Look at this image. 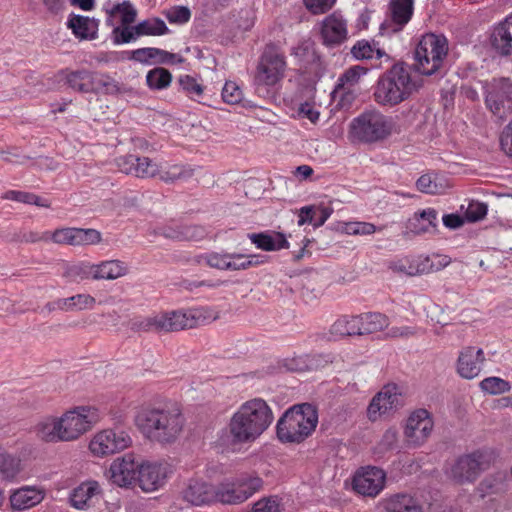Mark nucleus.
<instances>
[{
  "mask_svg": "<svg viewBox=\"0 0 512 512\" xmlns=\"http://www.w3.org/2000/svg\"><path fill=\"white\" fill-rule=\"evenodd\" d=\"M272 409L262 398L243 402L232 414L219 441L224 446H236L254 442L272 424Z\"/></svg>",
  "mask_w": 512,
  "mask_h": 512,
  "instance_id": "obj_1",
  "label": "nucleus"
},
{
  "mask_svg": "<svg viewBox=\"0 0 512 512\" xmlns=\"http://www.w3.org/2000/svg\"><path fill=\"white\" fill-rule=\"evenodd\" d=\"M420 87L421 83L413 75L411 67L398 62L379 76L373 99L379 106L392 108L408 100Z\"/></svg>",
  "mask_w": 512,
  "mask_h": 512,
  "instance_id": "obj_2",
  "label": "nucleus"
},
{
  "mask_svg": "<svg viewBox=\"0 0 512 512\" xmlns=\"http://www.w3.org/2000/svg\"><path fill=\"white\" fill-rule=\"evenodd\" d=\"M219 316L220 312L217 309L200 306L146 317L135 321L133 328L139 331L173 332L211 323Z\"/></svg>",
  "mask_w": 512,
  "mask_h": 512,
  "instance_id": "obj_3",
  "label": "nucleus"
},
{
  "mask_svg": "<svg viewBox=\"0 0 512 512\" xmlns=\"http://www.w3.org/2000/svg\"><path fill=\"white\" fill-rule=\"evenodd\" d=\"M184 423L182 413L175 407L145 408L135 418V424L142 434L161 444L175 442L183 431Z\"/></svg>",
  "mask_w": 512,
  "mask_h": 512,
  "instance_id": "obj_4",
  "label": "nucleus"
},
{
  "mask_svg": "<svg viewBox=\"0 0 512 512\" xmlns=\"http://www.w3.org/2000/svg\"><path fill=\"white\" fill-rule=\"evenodd\" d=\"M394 128L392 117L373 108L363 111L351 120L348 138L352 143L374 144L390 137Z\"/></svg>",
  "mask_w": 512,
  "mask_h": 512,
  "instance_id": "obj_5",
  "label": "nucleus"
},
{
  "mask_svg": "<svg viewBox=\"0 0 512 512\" xmlns=\"http://www.w3.org/2000/svg\"><path fill=\"white\" fill-rule=\"evenodd\" d=\"M318 415L310 404L288 409L277 423V436L283 443H300L316 428Z\"/></svg>",
  "mask_w": 512,
  "mask_h": 512,
  "instance_id": "obj_6",
  "label": "nucleus"
},
{
  "mask_svg": "<svg viewBox=\"0 0 512 512\" xmlns=\"http://www.w3.org/2000/svg\"><path fill=\"white\" fill-rule=\"evenodd\" d=\"M448 50V40L444 35L424 34L414 53L417 71L426 76L435 74L442 67Z\"/></svg>",
  "mask_w": 512,
  "mask_h": 512,
  "instance_id": "obj_7",
  "label": "nucleus"
},
{
  "mask_svg": "<svg viewBox=\"0 0 512 512\" xmlns=\"http://www.w3.org/2000/svg\"><path fill=\"white\" fill-rule=\"evenodd\" d=\"M59 417L64 439L71 442L90 431L100 421L101 414L95 406L80 405L67 410Z\"/></svg>",
  "mask_w": 512,
  "mask_h": 512,
  "instance_id": "obj_8",
  "label": "nucleus"
},
{
  "mask_svg": "<svg viewBox=\"0 0 512 512\" xmlns=\"http://www.w3.org/2000/svg\"><path fill=\"white\" fill-rule=\"evenodd\" d=\"M263 485L259 477H238L226 479L215 487V502L237 505L245 502Z\"/></svg>",
  "mask_w": 512,
  "mask_h": 512,
  "instance_id": "obj_9",
  "label": "nucleus"
},
{
  "mask_svg": "<svg viewBox=\"0 0 512 512\" xmlns=\"http://www.w3.org/2000/svg\"><path fill=\"white\" fill-rule=\"evenodd\" d=\"M487 108L499 119L512 113V83L508 78H493L483 84Z\"/></svg>",
  "mask_w": 512,
  "mask_h": 512,
  "instance_id": "obj_10",
  "label": "nucleus"
},
{
  "mask_svg": "<svg viewBox=\"0 0 512 512\" xmlns=\"http://www.w3.org/2000/svg\"><path fill=\"white\" fill-rule=\"evenodd\" d=\"M132 444L130 435L124 430L103 429L90 439L88 449L97 458H104L121 452Z\"/></svg>",
  "mask_w": 512,
  "mask_h": 512,
  "instance_id": "obj_11",
  "label": "nucleus"
},
{
  "mask_svg": "<svg viewBox=\"0 0 512 512\" xmlns=\"http://www.w3.org/2000/svg\"><path fill=\"white\" fill-rule=\"evenodd\" d=\"M140 460L134 453L115 458L108 469L109 481L121 488H132L138 484Z\"/></svg>",
  "mask_w": 512,
  "mask_h": 512,
  "instance_id": "obj_12",
  "label": "nucleus"
},
{
  "mask_svg": "<svg viewBox=\"0 0 512 512\" xmlns=\"http://www.w3.org/2000/svg\"><path fill=\"white\" fill-rule=\"evenodd\" d=\"M285 69L284 56L273 48L266 49L257 66L255 84L257 86H273L283 78Z\"/></svg>",
  "mask_w": 512,
  "mask_h": 512,
  "instance_id": "obj_13",
  "label": "nucleus"
},
{
  "mask_svg": "<svg viewBox=\"0 0 512 512\" xmlns=\"http://www.w3.org/2000/svg\"><path fill=\"white\" fill-rule=\"evenodd\" d=\"M490 459V454L482 451L463 455L452 466L450 475L459 483L472 482L488 468Z\"/></svg>",
  "mask_w": 512,
  "mask_h": 512,
  "instance_id": "obj_14",
  "label": "nucleus"
},
{
  "mask_svg": "<svg viewBox=\"0 0 512 512\" xmlns=\"http://www.w3.org/2000/svg\"><path fill=\"white\" fill-rule=\"evenodd\" d=\"M172 472L167 462L140 461L138 485L144 492L156 491L166 484Z\"/></svg>",
  "mask_w": 512,
  "mask_h": 512,
  "instance_id": "obj_15",
  "label": "nucleus"
},
{
  "mask_svg": "<svg viewBox=\"0 0 512 512\" xmlns=\"http://www.w3.org/2000/svg\"><path fill=\"white\" fill-rule=\"evenodd\" d=\"M402 406V394L396 384L384 386L371 400L367 408V417L376 421Z\"/></svg>",
  "mask_w": 512,
  "mask_h": 512,
  "instance_id": "obj_16",
  "label": "nucleus"
},
{
  "mask_svg": "<svg viewBox=\"0 0 512 512\" xmlns=\"http://www.w3.org/2000/svg\"><path fill=\"white\" fill-rule=\"evenodd\" d=\"M433 420L425 409L414 411L408 418L404 435L408 445L418 447L426 442L433 430Z\"/></svg>",
  "mask_w": 512,
  "mask_h": 512,
  "instance_id": "obj_17",
  "label": "nucleus"
},
{
  "mask_svg": "<svg viewBox=\"0 0 512 512\" xmlns=\"http://www.w3.org/2000/svg\"><path fill=\"white\" fill-rule=\"evenodd\" d=\"M50 238L54 243L72 246L95 245L101 242V233L96 229L61 228L46 233L43 239Z\"/></svg>",
  "mask_w": 512,
  "mask_h": 512,
  "instance_id": "obj_18",
  "label": "nucleus"
},
{
  "mask_svg": "<svg viewBox=\"0 0 512 512\" xmlns=\"http://www.w3.org/2000/svg\"><path fill=\"white\" fill-rule=\"evenodd\" d=\"M386 474L377 467H365L358 470L353 477V489L363 495L375 497L384 488Z\"/></svg>",
  "mask_w": 512,
  "mask_h": 512,
  "instance_id": "obj_19",
  "label": "nucleus"
},
{
  "mask_svg": "<svg viewBox=\"0 0 512 512\" xmlns=\"http://www.w3.org/2000/svg\"><path fill=\"white\" fill-rule=\"evenodd\" d=\"M117 166L125 174L138 178H154L161 171V164L149 157L126 155L117 159Z\"/></svg>",
  "mask_w": 512,
  "mask_h": 512,
  "instance_id": "obj_20",
  "label": "nucleus"
},
{
  "mask_svg": "<svg viewBox=\"0 0 512 512\" xmlns=\"http://www.w3.org/2000/svg\"><path fill=\"white\" fill-rule=\"evenodd\" d=\"M320 34L325 45H340L348 37L347 20L338 11L331 13L321 21Z\"/></svg>",
  "mask_w": 512,
  "mask_h": 512,
  "instance_id": "obj_21",
  "label": "nucleus"
},
{
  "mask_svg": "<svg viewBox=\"0 0 512 512\" xmlns=\"http://www.w3.org/2000/svg\"><path fill=\"white\" fill-rule=\"evenodd\" d=\"M182 499L193 506L215 503V486L203 479L191 478L181 491Z\"/></svg>",
  "mask_w": 512,
  "mask_h": 512,
  "instance_id": "obj_22",
  "label": "nucleus"
},
{
  "mask_svg": "<svg viewBox=\"0 0 512 512\" xmlns=\"http://www.w3.org/2000/svg\"><path fill=\"white\" fill-rule=\"evenodd\" d=\"M126 54L127 59L144 65L175 64L183 62L181 56L155 47L138 48Z\"/></svg>",
  "mask_w": 512,
  "mask_h": 512,
  "instance_id": "obj_23",
  "label": "nucleus"
},
{
  "mask_svg": "<svg viewBox=\"0 0 512 512\" xmlns=\"http://www.w3.org/2000/svg\"><path fill=\"white\" fill-rule=\"evenodd\" d=\"M485 361L481 348L467 346L463 348L457 360V372L464 379H474L480 372Z\"/></svg>",
  "mask_w": 512,
  "mask_h": 512,
  "instance_id": "obj_24",
  "label": "nucleus"
},
{
  "mask_svg": "<svg viewBox=\"0 0 512 512\" xmlns=\"http://www.w3.org/2000/svg\"><path fill=\"white\" fill-rule=\"evenodd\" d=\"M101 492L100 484L97 481L83 482L73 490L70 497L71 504L79 510L87 509L99 500Z\"/></svg>",
  "mask_w": 512,
  "mask_h": 512,
  "instance_id": "obj_25",
  "label": "nucleus"
},
{
  "mask_svg": "<svg viewBox=\"0 0 512 512\" xmlns=\"http://www.w3.org/2000/svg\"><path fill=\"white\" fill-rule=\"evenodd\" d=\"M44 490L36 486H23L10 496L13 510L23 511L38 505L44 499Z\"/></svg>",
  "mask_w": 512,
  "mask_h": 512,
  "instance_id": "obj_26",
  "label": "nucleus"
},
{
  "mask_svg": "<svg viewBox=\"0 0 512 512\" xmlns=\"http://www.w3.org/2000/svg\"><path fill=\"white\" fill-rule=\"evenodd\" d=\"M37 437L45 442H66L60 417L49 415L43 417L34 427Z\"/></svg>",
  "mask_w": 512,
  "mask_h": 512,
  "instance_id": "obj_27",
  "label": "nucleus"
},
{
  "mask_svg": "<svg viewBox=\"0 0 512 512\" xmlns=\"http://www.w3.org/2000/svg\"><path fill=\"white\" fill-rule=\"evenodd\" d=\"M67 27L71 29L75 37L81 40H92L97 37L98 20L88 16L70 14Z\"/></svg>",
  "mask_w": 512,
  "mask_h": 512,
  "instance_id": "obj_28",
  "label": "nucleus"
},
{
  "mask_svg": "<svg viewBox=\"0 0 512 512\" xmlns=\"http://www.w3.org/2000/svg\"><path fill=\"white\" fill-rule=\"evenodd\" d=\"M386 512H424L420 500L407 493H398L384 500Z\"/></svg>",
  "mask_w": 512,
  "mask_h": 512,
  "instance_id": "obj_29",
  "label": "nucleus"
},
{
  "mask_svg": "<svg viewBox=\"0 0 512 512\" xmlns=\"http://www.w3.org/2000/svg\"><path fill=\"white\" fill-rule=\"evenodd\" d=\"M494 49L501 55L507 56L512 51V15L497 25L491 36Z\"/></svg>",
  "mask_w": 512,
  "mask_h": 512,
  "instance_id": "obj_30",
  "label": "nucleus"
},
{
  "mask_svg": "<svg viewBox=\"0 0 512 512\" xmlns=\"http://www.w3.org/2000/svg\"><path fill=\"white\" fill-rule=\"evenodd\" d=\"M59 77L70 88L78 92L88 93L95 89L94 75L90 71H61Z\"/></svg>",
  "mask_w": 512,
  "mask_h": 512,
  "instance_id": "obj_31",
  "label": "nucleus"
},
{
  "mask_svg": "<svg viewBox=\"0 0 512 512\" xmlns=\"http://www.w3.org/2000/svg\"><path fill=\"white\" fill-rule=\"evenodd\" d=\"M248 238L258 249L264 251H277L289 247L285 235L280 232L252 233L248 235Z\"/></svg>",
  "mask_w": 512,
  "mask_h": 512,
  "instance_id": "obj_32",
  "label": "nucleus"
},
{
  "mask_svg": "<svg viewBox=\"0 0 512 512\" xmlns=\"http://www.w3.org/2000/svg\"><path fill=\"white\" fill-rule=\"evenodd\" d=\"M95 272L94 280H115L128 273V266L118 259L104 260L96 263Z\"/></svg>",
  "mask_w": 512,
  "mask_h": 512,
  "instance_id": "obj_33",
  "label": "nucleus"
},
{
  "mask_svg": "<svg viewBox=\"0 0 512 512\" xmlns=\"http://www.w3.org/2000/svg\"><path fill=\"white\" fill-rule=\"evenodd\" d=\"M437 226V211L427 208L415 213L409 221V228L414 234H424L435 230Z\"/></svg>",
  "mask_w": 512,
  "mask_h": 512,
  "instance_id": "obj_34",
  "label": "nucleus"
},
{
  "mask_svg": "<svg viewBox=\"0 0 512 512\" xmlns=\"http://www.w3.org/2000/svg\"><path fill=\"white\" fill-rule=\"evenodd\" d=\"M360 335H367L382 331L389 326L386 315L378 312H369L358 315Z\"/></svg>",
  "mask_w": 512,
  "mask_h": 512,
  "instance_id": "obj_35",
  "label": "nucleus"
},
{
  "mask_svg": "<svg viewBox=\"0 0 512 512\" xmlns=\"http://www.w3.org/2000/svg\"><path fill=\"white\" fill-rule=\"evenodd\" d=\"M332 211V208L329 207H319L317 209H314L313 206L302 207L299 211L298 225L302 226L308 223L314 227H320L328 220Z\"/></svg>",
  "mask_w": 512,
  "mask_h": 512,
  "instance_id": "obj_36",
  "label": "nucleus"
},
{
  "mask_svg": "<svg viewBox=\"0 0 512 512\" xmlns=\"http://www.w3.org/2000/svg\"><path fill=\"white\" fill-rule=\"evenodd\" d=\"M351 54L356 60H371L388 57L386 52L378 47L375 41L359 40L351 48Z\"/></svg>",
  "mask_w": 512,
  "mask_h": 512,
  "instance_id": "obj_37",
  "label": "nucleus"
},
{
  "mask_svg": "<svg viewBox=\"0 0 512 512\" xmlns=\"http://www.w3.org/2000/svg\"><path fill=\"white\" fill-rule=\"evenodd\" d=\"M206 235V230L198 225H183L177 228H168L164 231V236L175 240L198 241Z\"/></svg>",
  "mask_w": 512,
  "mask_h": 512,
  "instance_id": "obj_38",
  "label": "nucleus"
},
{
  "mask_svg": "<svg viewBox=\"0 0 512 512\" xmlns=\"http://www.w3.org/2000/svg\"><path fill=\"white\" fill-rule=\"evenodd\" d=\"M330 332L336 337L360 336L358 315L340 317L332 324Z\"/></svg>",
  "mask_w": 512,
  "mask_h": 512,
  "instance_id": "obj_39",
  "label": "nucleus"
},
{
  "mask_svg": "<svg viewBox=\"0 0 512 512\" xmlns=\"http://www.w3.org/2000/svg\"><path fill=\"white\" fill-rule=\"evenodd\" d=\"M414 0H391L390 10L393 22L402 28L413 14Z\"/></svg>",
  "mask_w": 512,
  "mask_h": 512,
  "instance_id": "obj_40",
  "label": "nucleus"
},
{
  "mask_svg": "<svg viewBox=\"0 0 512 512\" xmlns=\"http://www.w3.org/2000/svg\"><path fill=\"white\" fill-rule=\"evenodd\" d=\"M193 169L185 165H161V171L157 175L165 183H174L177 180H186L193 176Z\"/></svg>",
  "mask_w": 512,
  "mask_h": 512,
  "instance_id": "obj_41",
  "label": "nucleus"
},
{
  "mask_svg": "<svg viewBox=\"0 0 512 512\" xmlns=\"http://www.w3.org/2000/svg\"><path fill=\"white\" fill-rule=\"evenodd\" d=\"M416 187L422 193L441 194L447 188V184L436 174H424L416 181Z\"/></svg>",
  "mask_w": 512,
  "mask_h": 512,
  "instance_id": "obj_42",
  "label": "nucleus"
},
{
  "mask_svg": "<svg viewBox=\"0 0 512 512\" xmlns=\"http://www.w3.org/2000/svg\"><path fill=\"white\" fill-rule=\"evenodd\" d=\"M169 32L165 22L160 18H148L137 24L139 37L142 36H162Z\"/></svg>",
  "mask_w": 512,
  "mask_h": 512,
  "instance_id": "obj_43",
  "label": "nucleus"
},
{
  "mask_svg": "<svg viewBox=\"0 0 512 512\" xmlns=\"http://www.w3.org/2000/svg\"><path fill=\"white\" fill-rule=\"evenodd\" d=\"M95 271L96 263L80 261L67 268L66 276L72 281H83L88 279L94 280V275L96 274Z\"/></svg>",
  "mask_w": 512,
  "mask_h": 512,
  "instance_id": "obj_44",
  "label": "nucleus"
},
{
  "mask_svg": "<svg viewBox=\"0 0 512 512\" xmlns=\"http://www.w3.org/2000/svg\"><path fill=\"white\" fill-rule=\"evenodd\" d=\"M20 471V459L0 448V474L2 477L13 479Z\"/></svg>",
  "mask_w": 512,
  "mask_h": 512,
  "instance_id": "obj_45",
  "label": "nucleus"
},
{
  "mask_svg": "<svg viewBox=\"0 0 512 512\" xmlns=\"http://www.w3.org/2000/svg\"><path fill=\"white\" fill-rule=\"evenodd\" d=\"M228 270H246L250 267L258 266L264 263L257 255H244L240 253H229Z\"/></svg>",
  "mask_w": 512,
  "mask_h": 512,
  "instance_id": "obj_46",
  "label": "nucleus"
},
{
  "mask_svg": "<svg viewBox=\"0 0 512 512\" xmlns=\"http://www.w3.org/2000/svg\"><path fill=\"white\" fill-rule=\"evenodd\" d=\"M395 269L407 275L414 276L429 273L433 270V265L430 263L429 257L420 256L414 259L408 266L404 262L396 264Z\"/></svg>",
  "mask_w": 512,
  "mask_h": 512,
  "instance_id": "obj_47",
  "label": "nucleus"
},
{
  "mask_svg": "<svg viewBox=\"0 0 512 512\" xmlns=\"http://www.w3.org/2000/svg\"><path fill=\"white\" fill-rule=\"evenodd\" d=\"M137 25H120L113 28L111 39L115 45L135 42L139 38Z\"/></svg>",
  "mask_w": 512,
  "mask_h": 512,
  "instance_id": "obj_48",
  "label": "nucleus"
},
{
  "mask_svg": "<svg viewBox=\"0 0 512 512\" xmlns=\"http://www.w3.org/2000/svg\"><path fill=\"white\" fill-rule=\"evenodd\" d=\"M171 80V73L164 68H154L146 75L147 84L152 89H164L170 85Z\"/></svg>",
  "mask_w": 512,
  "mask_h": 512,
  "instance_id": "obj_49",
  "label": "nucleus"
},
{
  "mask_svg": "<svg viewBox=\"0 0 512 512\" xmlns=\"http://www.w3.org/2000/svg\"><path fill=\"white\" fill-rule=\"evenodd\" d=\"M480 389L491 395L503 394L511 389L508 381L500 377H487L479 383Z\"/></svg>",
  "mask_w": 512,
  "mask_h": 512,
  "instance_id": "obj_50",
  "label": "nucleus"
},
{
  "mask_svg": "<svg viewBox=\"0 0 512 512\" xmlns=\"http://www.w3.org/2000/svg\"><path fill=\"white\" fill-rule=\"evenodd\" d=\"M382 228L376 227L374 224L362 221H351L346 222L342 226V231L347 235H371L377 231H381Z\"/></svg>",
  "mask_w": 512,
  "mask_h": 512,
  "instance_id": "obj_51",
  "label": "nucleus"
},
{
  "mask_svg": "<svg viewBox=\"0 0 512 512\" xmlns=\"http://www.w3.org/2000/svg\"><path fill=\"white\" fill-rule=\"evenodd\" d=\"M368 72V69L360 66L355 65L350 68H348L339 78V86L343 88H351L359 83L361 77L366 75Z\"/></svg>",
  "mask_w": 512,
  "mask_h": 512,
  "instance_id": "obj_52",
  "label": "nucleus"
},
{
  "mask_svg": "<svg viewBox=\"0 0 512 512\" xmlns=\"http://www.w3.org/2000/svg\"><path fill=\"white\" fill-rule=\"evenodd\" d=\"M117 13L121 14V25H131L133 22H135L137 17L136 9L129 2L116 4L109 11L111 16Z\"/></svg>",
  "mask_w": 512,
  "mask_h": 512,
  "instance_id": "obj_53",
  "label": "nucleus"
},
{
  "mask_svg": "<svg viewBox=\"0 0 512 512\" xmlns=\"http://www.w3.org/2000/svg\"><path fill=\"white\" fill-rule=\"evenodd\" d=\"M71 311L80 312L92 310L96 306V299L88 293H79L70 296Z\"/></svg>",
  "mask_w": 512,
  "mask_h": 512,
  "instance_id": "obj_54",
  "label": "nucleus"
},
{
  "mask_svg": "<svg viewBox=\"0 0 512 512\" xmlns=\"http://www.w3.org/2000/svg\"><path fill=\"white\" fill-rule=\"evenodd\" d=\"M179 84L183 91L191 98L196 100L203 93V87L193 77L184 75L179 78Z\"/></svg>",
  "mask_w": 512,
  "mask_h": 512,
  "instance_id": "obj_55",
  "label": "nucleus"
},
{
  "mask_svg": "<svg viewBox=\"0 0 512 512\" xmlns=\"http://www.w3.org/2000/svg\"><path fill=\"white\" fill-rule=\"evenodd\" d=\"M242 90L232 81L225 83L222 89V98L228 104H237L242 100Z\"/></svg>",
  "mask_w": 512,
  "mask_h": 512,
  "instance_id": "obj_56",
  "label": "nucleus"
},
{
  "mask_svg": "<svg viewBox=\"0 0 512 512\" xmlns=\"http://www.w3.org/2000/svg\"><path fill=\"white\" fill-rule=\"evenodd\" d=\"M336 1L337 0H303V3L311 14L320 15L332 9Z\"/></svg>",
  "mask_w": 512,
  "mask_h": 512,
  "instance_id": "obj_57",
  "label": "nucleus"
},
{
  "mask_svg": "<svg viewBox=\"0 0 512 512\" xmlns=\"http://www.w3.org/2000/svg\"><path fill=\"white\" fill-rule=\"evenodd\" d=\"M487 214V205L479 201H471L465 211V218L470 222L483 219Z\"/></svg>",
  "mask_w": 512,
  "mask_h": 512,
  "instance_id": "obj_58",
  "label": "nucleus"
},
{
  "mask_svg": "<svg viewBox=\"0 0 512 512\" xmlns=\"http://www.w3.org/2000/svg\"><path fill=\"white\" fill-rule=\"evenodd\" d=\"M165 15L170 23L184 24L189 21L191 12L185 6H176L168 10Z\"/></svg>",
  "mask_w": 512,
  "mask_h": 512,
  "instance_id": "obj_59",
  "label": "nucleus"
},
{
  "mask_svg": "<svg viewBox=\"0 0 512 512\" xmlns=\"http://www.w3.org/2000/svg\"><path fill=\"white\" fill-rule=\"evenodd\" d=\"M5 198L14 200L17 202H21V203L35 204L37 206H44V204L40 203V198L32 193L12 190V191L6 192Z\"/></svg>",
  "mask_w": 512,
  "mask_h": 512,
  "instance_id": "obj_60",
  "label": "nucleus"
},
{
  "mask_svg": "<svg viewBox=\"0 0 512 512\" xmlns=\"http://www.w3.org/2000/svg\"><path fill=\"white\" fill-rule=\"evenodd\" d=\"M500 148L506 156L512 159V120L500 134Z\"/></svg>",
  "mask_w": 512,
  "mask_h": 512,
  "instance_id": "obj_61",
  "label": "nucleus"
},
{
  "mask_svg": "<svg viewBox=\"0 0 512 512\" xmlns=\"http://www.w3.org/2000/svg\"><path fill=\"white\" fill-rule=\"evenodd\" d=\"M229 253H210L205 256V262L208 266L220 270H228Z\"/></svg>",
  "mask_w": 512,
  "mask_h": 512,
  "instance_id": "obj_62",
  "label": "nucleus"
},
{
  "mask_svg": "<svg viewBox=\"0 0 512 512\" xmlns=\"http://www.w3.org/2000/svg\"><path fill=\"white\" fill-rule=\"evenodd\" d=\"M42 4L52 16L61 15L66 9V0H42Z\"/></svg>",
  "mask_w": 512,
  "mask_h": 512,
  "instance_id": "obj_63",
  "label": "nucleus"
},
{
  "mask_svg": "<svg viewBox=\"0 0 512 512\" xmlns=\"http://www.w3.org/2000/svg\"><path fill=\"white\" fill-rule=\"evenodd\" d=\"M417 333V329L412 326L392 327L388 330L387 336L390 338H410Z\"/></svg>",
  "mask_w": 512,
  "mask_h": 512,
  "instance_id": "obj_64",
  "label": "nucleus"
}]
</instances>
